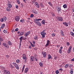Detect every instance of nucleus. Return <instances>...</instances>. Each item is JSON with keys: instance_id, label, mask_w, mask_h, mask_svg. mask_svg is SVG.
Masks as SVG:
<instances>
[{"instance_id": "49530a36", "label": "nucleus", "mask_w": 74, "mask_h": 74, "mask_svg": "<svg viewBox=\"0 0 74 74\" xmlns=\"http://www.w3.org/2000/svg\"><path fill=\"white\" fill-rule=\"evenodd\" d=\"M13 64H14V66H15V67L16 66V65H17L15 63H13Z\"/></svg>"}, {"instance_id": "f8f14e48", "label": "nucleus", "mask_w": 74, "mask_h": 74, "mask_svg": "<svg viewBox=\"0 0 74 74\" xmlns=\"http://www.w3.org/2000/svg\"><path fill=\"white\" fill-rule=\"evenodd\" d=\"M28 70H29V68L27 67L25 69L24 73H27V72L28 71Z\"/></svg>"}, {"instance_id": "338daca9", "label": "nucleus", "mask_w": 74, "mask_h": 74, "mask_svg": "<svg viewBox=\"0 0 74 74\" xmlns=\"http://www.w3.org/2000/svg\"><path fill=\"white\" fill-rule=\"evenodd\" d=\"M41 20V19H37V20L38 21H40Z\"/></svg>"}, {"instance_id": "cd10ccee", "label": "nucleus", "mask_w": 74, "mask_h": 74, "mask_svg": "<svg viewBox=\"0 0 74 74\" xmlns=\"http://www.w3.org/2000/svg\"><path fill=\"white\" fill-rule=\"evenodd\" d=\"M3 20H4V21H7V17H6V16L3 17Z\"/></svg>"}, {"instance_id": "473e14b6", "label": "nucleus", "mask_w": 74, "mask_h": 74, "mask_svg": "<svg viewBox=\"0 0 74 74\" xmlns=\"http://www.w3.org/2000/svg\"><path fill=\"white\" fill-rule=\"evenodd\" d=\"M20 62V60H16V62L17 63H19Z\"/></svg>"}, {"instance_id": "f3484780", "label": "nucleus", "mask_w": 74, "mask_h": 74, "mask_svg": "<svg viewBox=\"0 0 74 74\" xmlns=\"http://www.w3.org/2000/svg\"><path fill=\"white\" fill-rule=\"evenodd\" d=\"M23 34H24L23 32H21L19 34V36H22L23 35Z\"/></svg>"}, {"instance_id": "603ef678", "label": "nucleus", "mask_w": 74, "mask_h": 74, "mask_svg": "<svg viewBox=\"0 0 74 74\" xmlns=\"http://www.w3.org/2000/svg\"><path fill=\"white\" fill-rule=\"evenodd\" d=\"M15 7H16V8L18 9V5H16Z\"/></svg>"}, {"instance_id": "7ed1b4c3", "label": "nucleus", "mask_w": 74, "mask_h": 74, "mask_svg": "<svg viewBox=\"0 0 74 74\" xmlns=\"http://www.w3.org/2000/svg\"><path fill=\"white\" fill-rule=\"evenodd\" d=\"M4 74H10V72L6 70H4Z\"/></svg>"}, {"instance_id": "6e6d98bb", "label": "nucleus", "mask_w": 74, "mask_h": 74, "mask_svg": "<svg viewBox=\"0 0 74 74\" xmlns=\"http://www.w3.org/2000/svg\"><path fill=\"white\" fill-rule=\"evenodd\" d=\"M36 7H37L38 8H39L40 7V5H39V4L38 5H36Z\"/></svg>"}, {"instance_id": "20e7f679", "label": "nucleus", "mask_w": 74, "mask_h": 74, "mask_svg": "<svg viewBox=\"0 0 74 74\" xmlns=\"http://www.w3.org/2000/svg\"><path fill=\"white\" fill-rule=\"evenodd\" d=\"M19 40H20V42L21 43V42H22V40H25V38H24L23 37V36H21L20 38H19Z\"/></svg>"}, {"instance_id": "9d476101", "label": "nucleus", "mask_w": 74, "mask_h": 74, "mask_svg": "<svg viewBox=\"0 0 74 74\" xmlns=\"http://www.w3.org/2000/svg\"><path fill=\"white\" fill-rule=\"evenodd\" d=\"M34 22L36 23V24L38 23V22H40L39 21H38L37 20V18H35V19H34Z\"/></svg>"}, {"instance_id": "a18cd8bd", "label": "nucleus", "mask_w": 74, "mask_h": 74, "mask_svg": "<svg viewBox=\"0 0 74 74\" xmlns=\"http://www.w3.org/2000/svg\"><path fill=\"white\" fill-rule=\"evenodd\" d=\"M25 36V37H27V36H28V35L27 34V33H26L25 35H24Z\"/></svg>"}, {"instance_id": "4468645a", "label": "nucleus", "mask_w": 74, "mask_h": 74, "mask_svg": "<svg viewBox=\"0 0 74 74\" xmlns=\"http://www.w3.org/2000/svg\"><path fill=\"white\" fill-rule=\"evenodd\" d=\"M52 59V56H51L50 54H49L48 55V59L49 60V59Z\"/></svg>"}, {"instance_id": "39448f33", "label": "nucleus", "mask_w": 74, "mask_h": 74, "mask_svg": "<svg viewBox=\"0 0 74 74\" xmlns=\"http://www.w3.org/2000/svg\"><path fill=\"white\" fill-rule=\"evenodd\" d=\"M20 19V17H19V16H17L15 18V19L16 21H17V22H18L19 21V19Z\"/></svg>"}, {"instance_id": "864d4df0", "label": "nucleus", "mask_w": 74, "mask_h": 74, "mask_svg": "<svg viewBox=\"0 0 74 74\" xmlns=\"http://www.w3.org/2000/svg\"><path fill=\"white\" fill-rule=\"evenodd\" d=\"M18 30H19L18 28H16L15 29V31H16V32H17L18 31Z\"/></svg>"}, {"instance_id": "052dcab7", "label": "nucleus", "mask_w": 74, "mask_h": 74, "mask_svg": "<svg viewBox=\"0 0 74 74\" xmlns=\"http://www.w3.org/2000/svg\"><path fill=\"white\" fill-rule=\"evenodd\" d=\"M33 43L34 45V44H35V41H33Z\"/></svg>"}, {"instance_id": "c03bdc74", "label": "nucleus", "mask_w": 74, "mask_h": 74, "mask_svg": "<svg viewBox=\"0 0 74 74\" xmlns=\"http://www.w3.org/2000/svg\"><path fill=\"white\" fill-rule=\"evenodd\" d=\"M0 21L1 22H4V19L3 18H1Z\"/></svg>"}, {"instance_id": "8fccbe9b", "label": "nucleus", "mask_w": 74, "mask_h": 74, "mask_svg": "<svg viewBox=\"0 0 74 74\" xmlns=\"http://www.w3.org/2000/svg\"><path fill=\"white\" fill-rule=\"evenodd\" d=\"M52 16H56V15H55V14L52 13Z\"/></svg>"}, {"instance_id": "72a5a7b5", "label": "nucleus", "mask_w": 74, "mask_h": 74, "mask_svg": "<svg viewBox=\"0 0 74 74\" xmlns=\"http://www.w3.org/2000/svg\"><path fill=\"white\" fill-rule=\"evenodd\" d=\"M30 17L31 18H33V17H34V15H33V14H31L30 15Z\"/></svg>"}, {"instance_id": "c9c22d12", "label": "nucleus", "mask_w": 74, "mask_h": 74, "mask_svg": "<svg viewBox=\"0 0 74 74\" xmlns=\"http://www.w3.org/2000/svg\"><path fill=\"white\" fill-rule=\"evenodd\" d=\"M71 35V36H73V35H74V33L73 32H70Z\"/></svg>"}, {"instance_id": "4c0bfd02", "label": "nucleus", "mask_w": 74, "mask_h": 74, "mask_svg": "<svg viewBox=\"0 0 74 74\" xmlns=\"http://www.w3.org/2000/svg\"><path fill=\"white\" fill-rule=\"evenodd\" d=\"M3 32L4 33L6 34V33H7V31L5 30H4L3 31Z\"/></svg>"}, {"instance_id": "2f4dec72", "label": "nucleus", "mask_w": 74, "mask_h": 74, "mask_svg": "<svg viewBox=\"0 0 74 74\" xmlns=\"http://www.w3.org/2000/svg\"><path fill=\"white\" fill-rule=\"evenodd\" d=\"M68 66H69V64H66L65 66L64 67L65 68H67L68 67Z\"/></svg>"}, {"instance_id": "7c9ffc66", "label": "nucleus", "mask_w": 74, "mask_h": 74, "mask_svg": "<svg viewBox=\"0 0 74 74\" xmlns=\"http://www.w3.org/2000/svg\"><path fill=\"white\" fill-rule=\"evenodd\" d=\"M15 67L16 68V69L17 70H19V67L18 66V65H17Z\"/></svg>"}, {"instance_id": "1a4fd4ad", "label": "nucleus", "mask_w": 74, "mask_h": 74, "mask_svg": "<svg viewBox=\"0 0 74 74\" xmlns=\"http://www.w3.org/2000/svg\"><path fill=\"white\" fill-rule=\"evenodd\" d=\"M32 12L33 13H34V14H38V13L37 12L36 10H32Z\"/></svg>"}, {"instance_id": "aec40b11", "label": "nucleus", "mask_w": 74, "mask_h": 74, "mask_svg": "<svg viewBox=\"0 0 74 74\" xmlns=\"http://www.w3.org/2000/svg\"><path fill=\"white\" fill-rule=\"evenodd\" d=\"M49 44V40H48L47 41V44L45 45L46 47H47L48 46V45Z\"/></svg>"}, {"instance_id": "e433bc0d", "label": "nucleus", "mask_w": 74, "mask_h": 74, "mask_svg": "<svg viewBox=\"0 0 74 74\" xmlns=\"http://www.w3.org/2000/svg\"><path fill=\"white\" fill-rule=\"evenodd\" d=\"M26 33L28 35H29V34H30V31H28Z\"/></svg>"}, {"instance_id": "a878e982", "label": "nucleus", "mask_w": 74, "mask_h": 74, "mask_svg": "<svg viewBox=\"0 0 74 74\" xmlns=\"http://www.w3.org/2000/svg\"><path fill=\"white\" fill-rule=\"evenodd\" d=\"M8 44L9 45H12V43L10 41H8Z\"/></svg>"}, {"instance_id": "5701e85b", "label": "nucleus", "mask_w": 74, "mask_h": 74, "mask_svg": "<svg viewBox=\"0 0 74 74\" xmlns=\"http://www.w3.org/2000/svg\"><path fill=\"white\" fill-rule=\"evenodd\" d=\"M63 7L64 8H67V5L66 4H64L63 5Z\"/></svg>"}, {"instance_id": "4d7b16f0", "label": "nucleus", "mask_w": 74, "mask_h": 74, "mask_svg": "<svg viewBox=\"0 0 74 74\" xmlns=\"http://www.w3.org/2000/svg\"><path fill=\"white\" fill-rule=\"evenodd\" d=\"M54 56V59H55V60H56V59H57V57L56 56Z\"/></svg>"}, {"instance_id": "bb28decb", "label": "nucleus", "mask_w": 74, "mask_h": 74, "mask_svg": "<svg viewBox=\"0 0 74 74\" xmlns=\"http://www.w3.org/2000/svg\"><path fill=\"white\" fill-rule=\"evenodd\" d=\"M59 18L60 19V21H63V18H62L61 17H59Z\"/></svg>"}, {"instance_id": "680f3d73", "label": "nucleus", "mask_w": 74, "mask_h": 74, "mask_svg": "<svg viewBox=\"0 0 74 74\" xmlns=\"http://www.w3.org/2000/svg\"><path fill=\"white\" fill-rule=\"evenodd\" d=\"M31 46L32 47H35V45H34L33 44H32V45H31Z\"/></svg>"}, {"instance_id": "6ab92c4d", "label": "nucleus", "mask_w": 74, "mask_h": 74, "mask_svg": "<svg viewBox=\"0 0 74 74\" xmlns=\"http://www.w3.org/2000/svg\"><path fill=\"white\" fill-rule=\"evenodd\" d=\"M61 35L62 36H64V33H63V32L62 31H61Z\"/></svg>"}, {"instance_id": "3c124183", "label": "nucleus", "mask_w": 74, "mask_h": 74, "mask_svg": "<svg viewBox=\"0 0 74 74\" xmlns=\"http://www.w3.org/2000/svg\"><path fill=\"white\" fill-rule=\"evenodd\" d=\"M48 4H49L51 6L52 5V4H51V2H48Z\"/></svg>"}, {"instance_id": "a211bd4d", "label": "nucleus", "mask_w": 74, "mask_h": 74, "mask_svg": "<svg viewBox=\"0 0 74 74\" xmlns=\"http://www.w3.org/2000/svg\"><path fill=\"white\" fill-rule=\"evenodd\" d=\"M36 24L39 26H41V23L40 22V21L38 23H37Z\"/></svg>"}, {"instance_id": "6e6552de", "label": "nucleus", "mask_w": 74, "mask_h": 74, "mask_svg": "<svg viewBox=\"0 0 74 74\" xmlns=\"http://www.w3.org/2000/svg\"><path fill=\"white\" fill-rule=\"evenodd\" d=\"M8 7H9V8H11L12 7V4H11V3H10L9 2L8 3Z\"/></svg>"}, {"instance_id": "ddd939ff", "label": "nucleus", "mask_w": 74, "mask_h": 74, "mask_svg": "<svg viewBox=\"0 0 74 74\" xmlns=\"http://www.w3.org/2000/svg\"><path fill=\"white\" fill-rule=\"evenodd\" d=\"M63 24H64V25L65 26H69V25H68V24L67 23H66V22L63 23Z\"/></svg>"}, {"instance_id": "f257e3e1", "label": "nucleus", "mask_w": 74, "mask_h": 74, "mask_svg": "<svg viewBox=\"0 0 74 74\" xmlns=\"http://www.w3.org/2000/svg\"><path fill=\"white\" fill-rule=\"evenodd\" d=\"M41 34L42 36V38H45V36L46 34V33L43 32H41Z\"/></svg>"}, {"instance_id": "2eb2a0df", "label": "nucleus", "mask_w": 74, "mask_h": 74, "mask_svg": "<svg viewBox=\"0 0 74 74\" xmlns=\"http://www.w3.org/2000/svg\"><path fill=\"white\" fill-rule=\"evenodd\" d=\"M23 59L25 60V59H26V55H25V54H23Z\"/></svg>"}, {"instance_id": "69168bd1", "label": "nucleus", "mask_w": 74, "mask_h": 74, "mask_svg": "<svg viewBox=\"0 0 74 74\" xmlns=\"http://www.w3.org/2000/svg\"><path fill=\"white\" fill-rule=\"evenodd\" d=\"M59 70H60L61 71H63V69H60Z\"/></svg>"}, {"instance_id": "b1692460", "label": "nucleus", "mask_w": 74, "mask_h": 74, "mask_svg": "<svg viewBox=\"0 0 74 74\" xmlns=\"http://www.w3.org/2000/svg\"><path fill=\"white\" fill-rule=\"evenodd\" d=\"M24 21L25 20H24V19H23V18L21 19L20 20L21 22H22V23H23V22H24Z\"/></svg>"}, {"instance_id": "c756f323", "label": "nucleus", "mask_w": 74, "mask_h": 74, "mask_svg": "<svg viewBox=\"0 0 74 74\" xmlns=\"http://www.w3.org/2000/svg\"><path fill=\"white\" fill-rule=\"evenodd\" d=\"M39 65H40L41 67H42L43 66V65H42V62L39 63Z\"/></svg>"}, {"instance_id": "f03ea898", "label": "nucleus", "mask_w": 74, "mask_h": 74, "mask_svg": "<svg viewBox=\"0 0 74 74\" xmlns=\"http://www.w3.org/2000/svg\"><path fill=\"white\" fill-rule=\"evenodd\" d=\"M42 53L43 56L44 58H46L47 56V53H46V52L43 51L42 52Z\"/></svg>"}, {"instance_id": "dca6fc26", "label": "nucleus", "mask_w": 74, "mask_h": 74, "mask_svg": "<svg viewBox=\"0 0 74 74\" xmlns=\"http://www.w3.org/2000/svg\"><path fill=\"white\" fill-rule=\"evenodd\" d=\"M6 10L7 11H11V9H10V8L7 7L6 8Z\"/></svg>"}, {"instance_id": "37998d69", "label": "nucleus", "mask_w": 74, "mask_h": 74, "mask_svg": "<svg viewBox=\"0 0 74 74\" xmlns=\"http://www.w3.org/2000/svg\"><path fill=\"white\" fill-rule=\"evenodd\" d=\"M0 41H3V38H0Z\"/></svg>"}, {"instance_id": "a19ab883", "label": "nucleus", "mask_w": 74, "mask_h": 74, "mask_svg": "<svg viewBox=\"0 0 74 74\" xmlns=\"http://www.w3.org/2000/svg\"><path fill=\"white\" fill-rule=\"evenodd\" d=\"M38 38H37V36H35L34 38V40H37Z\"/></svg>"}, {"instance_id": "ea45409f", "label": "nucleus", "mask_w": 74, "mask_h": 74, "mask_svg": "<svg viewBox=\"0 0 74 74\" xmlns=\"http://www.w3.org/2000/svg\"><path fill=\"white\" fill-rule=\"evenodd\" d=\"M22 42H20V44L19 45V48H21V44Z\"/></svg>"}, {"instance_id": "9b49d317", "label": "nucleus", "mask_w": 74, "mask_h": 74, "mask_svg": "<svg viewBox=\"0 0 74 74\" xmlns=\"http://www.w3.org/2000/svg\"><path fill=\"white\" fill-rule=\"evenodd\" d=\"M40 7H42V8H44V4L42 3H41L40 4Z\"/></svg>"}, {"instance_id": "0e129e2a", "label": "nucleus", "mask_w": 74, "mask_h": 74, "mask_svg": "<svg viewBox=\"0 0 74 74\" xmlns=\"http://www.w3.org/2000/svg\"><path fill=\"white\" fill-rule=\"evenodd\" d=\"M71 46H70L69 47V49H71Z\"/></svg>"}, {"instance_id": "e2e57ef3", "label": "nucleus", "mask_w": 74, "mask_h": 74, "mask_svg": "<svg viewBox=\"0 0 74 74\" xmlns=\"http://www.w3.org/2000/svg\"><path fill=\"white\" fill-rule=\"evenodd\" d=\"M71 60V61H72V62H74V58H73V59H72Z\"/></svg>"}, {"instance_id": "58836bf2", "label": "nucleus", "mask_w": 74, "mask_h": 74, "mask_svg": "<svg viewBox=\"0 0 74 74\" xmlns=\"http://www.w3.org/2000/svg\"><path fill=\"white\" fill-rule=\"evenodd\" d=\"M66 45H67L68 46H69V45H70V43H69V42H66Z\"/></svg>"}, {"instance_id": "412c9836", "label": "nucleus", "mask_w": 74, "mask_h": 74, "mask_svg": "<svg viewBox=\"0 0 74 74\" xmlns=\"http://www.w3.org/2000/svg\"><path fill=\"white\" fill-rule=\"evenodd\" d=\"M3 45V46H4V47H6V48H7V46H6L7 45V44H6V43H5L4 42L2 44Z\"/></svg>"}, {"instance_id": "4be33fe9", "label": "nucleus", "mask_w": 74, "mask_h": 74, "mask_svg": "<svg viewBox=\"0 0 74 74\" xmlns=\"http://www.w3.org/2000/svg\"><path fill=\"white\" fill-rule=\"evenodd\" d=\"M4 27H5V24H2L1 26V28L2 29H3V28H4Z\"/></svg>"}, {"instance_id": "09e8293b", "label": "nucleus", "mask_w": 74, "mask_h": 74, "mask_svg": "<svg viewBox=\"0 0 74 74\" xmlns=\"http://www.w3.org/2000/svg\"><path fill=\"white\" fill-rule=\"evenodd\" d=\"M35 60H36V61L38 60V59H37V57L35 58Z\"/></svg>"}, {"instance_id": "393cba45", "label": "nucleus", "mask_w": 74, "mask_h": 74, "mask_svg": "<svg viewBox=\"0 0 74 74\" xmlns=\"http://www.w3.org/2000/svg\"><path fill=\"white\" fill-rule=\"evenodd\" d=\"M42 23L44 25H45V20H43L42 21Z\"/></svg>"}, {"instance_id": "c85d7f7f", "label": "nucleus", "mask_w": 74, "mask_h": 74, "mask_svg": "<svg viewBox=\"0 0 74 74\" xmlns=\"http://www.w3.org/2000/svg\"><path fill=\"white\" fill-rule=\"evenodd\" d=\"M58 11L59 12L61 10V8L59 7H58L57 9Z\"/></svg>"}, {"instance_id": "bf43d9fd", "label": "nucleus", "mask_w": 74, "mask_h": 74, "mask_svg": "<svg viewBox=\"0 0 74 74\" xmlns=\"http://www.w3.org/2000/svg\"><path fill=\"white\" fill-rule=\"evenodd\" d=\"M11 68H12V69H13V68H14V66H12V65H11Z\"/></svg>"}, {"instance_id": "423d86ee", "label": "nucleus", "mask_w": 74, "mask_h": 74, "mask_svg": "<svg viewBox=\"0 0 74 74\" xmlns=\"http://www.w3.org/2000/svg\"><path fill=\"white\" fill-rule=\"evenodd\" d=\"M30 60L32 62H33L34 61V56H31L30 58Z\"/></svg>"}, {"instance_id": "de8ad7c7", "label": "nucleus", "mask_w": 74, "mask_h": 74, "mask_svg": "<svg viewBox=\"0 0 74 74\" xmlns=\"http://www.w3.org/2000/svg\"><path fill=\"white\" fill-rule=\"evenodd\" d=\"M70 73L71 74H73V71H70Z\"/></svg>"}, {"instance_id": "f704fd0d", "label": "nucleus", "mask_w": 74, "mask_h": 74, "mask_svg": "<svg viewBox=\"0 0 74 74\" xmlns=\"http://www.w3.org/2000/svg\"><path fill=\"white\" fill-rule=\"evenodd\" d=\"M56 74H58L59 73V71L58 70L56 71Z\"/></svg>"}, {"instance_id": "0eeeda50", "label": "nucleus", "mask_w": 74, "mask_h": 74, "mask_svg": "<svg viewBox=\"0 0 74 74\" xmlns=\"http://www.w3.org/2000/svg\"><path fill=\"white\" fill-rule=\"evenodd\" d=\"M62 49H63V47H61L59 50V53H62Z\"/></svg>"}, {"instance_id": "774afa93", "label": "nucleus", "mask_w": 74, "mask_h": 74, "mask_svg": "<svg viewBox=\"0 0 74 74\" xmlns=\"http://www.w3.org/2000/svg\"><path fill=\"white\" fill-rule=\"evenodd\" d=\"M72 11L74 12V8H72Z\"/></svg>"}, {"instance_id": "5fc2aeb1", "label": "nucleus", "mask_w": 74, "mask_h": 74, "mask_svg": "<svg viewBox=\"0 0 74 74\" xmlns=\"http://www.w3.org/2000/svg\"><path fill=\"white\" fill-rule=\"evenodd\" d=\"M29 48V49H31L32 48V46H31V45H30L29 47H28Z\"/></svg>"}, {"instance_id": "13d9d810", "label": "nucleus", "mask_w": 74, "mask_h": 74, "mask_svg": "<svg viewBox=\"0 0 74 74\" xmlns=\"http://www.w3.org/2000/svg\"><path fill=\"white\" fill-rule=\"evenodd\" d=\"M52 36H53V37H55V34H52Z\"/></svg>"}, {"instance_id": "79ce46f5", "label": "nucleus", "mask_w": 74, "mask_h": 74, "mask_svg": "<svg viewBox=\"0 0 74 74\" xmlns=\"http://www.w3.org/2000/svg\"><path fill=\"white\" fill-rule=\"evenodd\" d=\"M17 2L18 4H20V2H19V0H17Z\"/></svg>"}]
</instances>
